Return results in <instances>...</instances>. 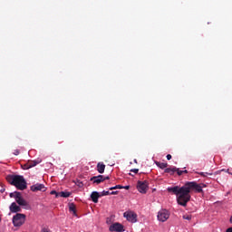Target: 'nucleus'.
Segmentation results:
<instances>
[{
	"instance_id": "nucleus-26",
	"label": "nucleus",
	"mask_w": 232,
	"mask_h": 232,
	"mask_svg": "<svg viewBox=\"0 0 232 232\" xmlns=\"http://www.w3.org/2000/svg\"><path fill=\"white\" fill-rule=\"evenodd\" d=\"M117 193H119V191H111V195H117Z\"/></svg>"
},
{
	"instance_id": "nucleus-20",
	"label": "nucleus",
	"mask_w": 232,
	"mask_h": 232,
	"mask_svg": "<svg viewBox=\"0 0 232 232\" xmlns=\"http://www.w3.org/2000/svg\"><path fill=\"white\" fill-rule=\"evenodd\" d=\"M183 218H184V220H191V215L185 214V215H183Z\"/></svg>"
},
{
	"instance_id": "nucleus-19",
	"label": "nucleus",
	"mask_w": 232,
	"mask_h": 232,
	"mask_svg": "<svg viewBox=\"0 0 232 232\" xmlns=\"http://www.w3.org/2000/svg\"><path fill=\"white\" fill-rule=\"evenodd\" d=\"M122 188H124V187H122L121 185H116L115 187L110 188L111 191L113 189H122Z\"/></svg>"
},
{
	"instance_id": "nucleus-4",
	"label": "nucleus",
	"mask_w": 232,
	"mask_h": 232,
	"mask_svg": "<svg viewBox=\"0 0 232 232\" xmlns=\"http://www.w3.org/2000/svg\"><path fill=\"white\" fill-rule=\"evenodd\" d=\"M26 222V215L17 213L13 217V226L14 227H21Z\"/></svg>"
},
{
	"instance_id": "nucleus-3",
	"label": "nucleus",
	"mask_w": 232,
	"mask_h": 232,
	"mask_svg": "<svg viewBox=\"0 0 232 232\" xmlns=\"http://www.w3.org/2000/svg\"><path fill=\"white\" fill-rule=\"evenodd\" d=\"M156 166L160 169H164V173H168L169 175H173L177 173V175H182V173H188L187 169L180 170V169H177L176 167L168 168V163L155 161Z\"/></svg>"
},
{
	"instance_id": "nucleus-13",
	"label": "nucleus",
	"mask_w": 232,
	"mask_h": 232,
	"mask_svg": "<svg viewBox=\"0 0 232 232\" xmlns=\"http://www.w3.org/2000/svg\"><path fill=\"white\" fill-rule=\"evenodd\" d=\"M9 209L11 213H21V207H19L15 202H13L10 205Z\"/></svg>"
},
{
	"instance_id": "nucleus-10",
	"label": "nucleus",
	"mask_w": 232,
	"mask_h": 232,
	"mask_svg": "<svg viewBox=\"0 0 232 232\" xmlns=\"http://www.w3.org/2000/svg\"><path fill=\"white\" fill-rule=\"evenodd\" d=\"M109 231L122 232V231H124V226H122V224H121V223H114L110 226Z\"/></svg>"
},
{
	"instance_id": "nucleus-25",
	"label": "nucleus",
	"mask_w": 232,
	"mask_h": 232,
	"mask_svg": "<svg viewBox=\"0 0 232 232\" xmlns=\"http://www.w3.org/2000/svg\"><path fill=\"white\" fill-rule=\"evenodd\" d=\"M42 232H51V231H50V229H48V228H44V229L42 230Z\"/></svg>"
},
{
	"instance_id": "nucleus-11",
	"label": "nucleus",
	"mask_w": 232,
	"mask_h": 232,
	"mask_svg": "<svg viewBox=\"0 0 232 232\" xmlns=\"http://www.w3.org/2000/svg\"><path fill=\"white\" fill-rule=\"evenodd\" d=\"M108 179H110V177L104 178L102 175H98L91 178V182H92V184H101V182H104V180Z\"/></svg>"
},
{
	"instance_id": "nucleus-5",
	"label": "nucleus",
	"mask_w": 232,
	"mask_h": 232,
	"mask_svg": "<svg viewBox=\"0 0 232 232\" xmlns=\"http://www.w3.org/2000/svg\"><path fill=\"white\" fill-rule=\"evenodd\" d=\"M11 198H14L15 202H17L20 206L26 207L28 206V201H26L23 197H21V193L14 192L10 194Z\"/></svg>"
},
{
	"instance_id": "nucleus-21",
	"label": "nucleus",
	"mask_w": 232,
	"mask_h": 232,
	"mask_svg": "<svg viewBox=\"0 0 232 232\" xmlns=\"http://www.w3.org/2000/svg\"><path fill=\"white\" fill-rule=\"evenodd\" d=\"M102 197H106V196H108V195H111V192H110L109 190H103V191L102 192Z\"/></svg>"
},
{
	"instance_id": "nucleus-27",
	"label": "nucleus",
	"mask_w": 232,
	"mask_h": 232,
	"mask_svg": "<svg viewBox=\"0 0 232 232\" xmlns=\"http://www.w3.org/2000/svg\"><path fill=\"white\" fill-rule=\"evenodd\" d=\"M51 195H57V191L55 190L51 191Z\"/></svg>"
},
{
	"instance_id": "nucleus-29",
	"label": "nucleus",
	"mask_w": 232,
	"mask_h": 232,
	"mask_svg": "<svg viewBox=\"0 0 232 232\" xmlns=\"http://www.w3.org/2000/svg\"><path fill=\"white\" fill-rule=\"evenodd\" d=\"M124 189H130V186L123 187Z\"/></svg>"
},
{
	"instance_id": "nucleus-24",
	"label": "nucleus",
	"mask_w": 232,
	"mask_h": 232,
	"mask_svg": "<svg viewBox=\"0 0 232 232\" xmlns=\"http://www.w3.org/2000/svg\"><path fill=\"white\" fill-rule=\"evenodd\" d=\"M171 158H172V157H171V154H168V155H167V160H171Z\"/></svg>"
},
{
	"instance_id": "nucleus-30",
	"label": "nucleus",
	"mask_w": 232,
	"mask_h": 232,
	"mask_svg": "<svg viewBox=\"0 0 232 232\" xmlns=\"http://www.w3.org/2000/svg\"><path fill=\"white\" fill-rule=\"evenodd\" d=\"M198 175H204V172L198 173Z\"/></svg>"
},
{
	"instance_id": "nucleus-16",
	"label": "nucleus",
	"mask_w": 232,
	"mask_h": 232,
	"mask_svg": "<svg viewBox=\"0 0 232 232\" xmlns=\"http://www.w3.org/2000/svg\"><path fill=\"white\" fill-rule=\"evenodd\" d=\"M69 211L71 213H73V215L77 216V211L75 210V205H73V203H72L70 206H69Z\"/></svg>"
},
{
	"instance_id": "nucleus-17",
	"label": "nucleus",
	"mask_w": 232,
	"mask_h": 232,
	"mask_svg": "<svg viewBox=\"0 0 232 232\" xmlns=\"http://www.w3.org/2000/svg\"><path fill=\"white\" fill-rule=\"evenodd\" d=\"M70 195H72L71 192L68 191H62L60 192V197H63V198H68V197H70Z\"/></svg>"
},
{
	"instance_id": "nucleus-14",
	"label": "nucleus",
	"mask_w": 232,
	"mask_h": 232,
	"mask_svg": "<svg viewBox=\"0 0 232 232\" xmlns=\"http://www.w3.org/2000/svg\"><path fill=\"white\" fill-rule=\"evenodd\" d=\"M100 197L101 196L99 195V192H96V191H94L91 194V198H92V202H94V204H97V202H99Z\"/></svg>"
},
{
	"instance_id": "nucleus-7",
	"label": "nucleus",
	"mask_w": 232,
	"mask_h": 232,
	"mask_svg": "<svg viewBox=\"0 0 232 232\" xmlns=\"http://www.w3.org/2000/svg\"><path fill=\"white\" fill-rule=\"evenodd\" d=\"M123 217L128 220V222H131V224H135V222H137V214L133 211L124 212Z\"/></svg>"
},
{
	"instance_id": "nucleus-33",
	"label": "nucleus",
	"mask_w": 232,
	"mask_h": 232,
	"mask_svg": "<svg viewBox=\"0 0 232 232\" xmlns=\"http://www.w3.org/2000/svg\"><path fill=\"white\" fill-rule=\"evenodd\" d=\"M129 175H131V173H129Z\"/></svg>"
},
{
	"instance_id": "nucleus-31",
	"label": "nucleus",
	"mask_w": 232,
	"mask_h": 232,
	"mask_svg": "<svg viewBox=\"0 0 232 232\" xmlns=\"http://www.w3.org/2000/svg\"><path fill=\"white\" fill-rule=\"evenodd\" d=\"M134 162L137 164V160H134Z\"/></svg>"
},
{
	"instance_id": "nucleus-32",
	"label": "nucleus",
	"mask_w": 232,
	"mask_h": 232,
	"mask_svg": "<svg viewBox=\"0 0 232 232\" xmlns=\"http://www.w3.org/2000/svg\"><path fill=\"white\" fill-rule=\"evenodd\" d=\"M207 175H211V173H207Z\"/></svg>"
},
{
	"instance_id": "nucleus-22",
	"label": "nucleus",
	"mask_w": 232,
	"mask_h": 232,
	"mask_svg": "<svg viewBox=\"0 0 232 232\" xmlns=\"http://www.w3.org/2000/svg\"><path fill=\"white\" fill-rule=\"evenodd\" d=\"M130 171H131V173L137 174V173H139V169H130Z\"/></svg>"
},
{
	"instance_id": "nucleus-1",
	"label": "nucleus",
	"mask_w": 232,
	"mask_h": 232,
	"mask_svg": "<svg viewBox=\"0 0 232 232\" xmlns=\"http://www.w3.org/2000/svg\"><path fill=\"white\" fill-rule=\"evenodd\" d=\"M204 188H206L204 183L198 184L197 181H187L182 187L169 188L168 191L176 195L177 202L179 206L186 208L189 200H191V193H202Z\"/></svg>"
},
{
	"instance_id": "nucleus-34",
	"label": "nucleus",
	"mask_w": 232,
	"mask_h": 232,
	"mask_svg": "<svg viewBox=\"0 0 232 232\" xmlns=\"http://www.w3.org/2000/svg\"><path fill=\"white\" fill-rule=\"evenodd\" d=\"M0 222H1V217H0Z\"/></svg>"
},
{
	"instance_id": "nucleus-8",
	"label": "nucleus",
	"mask_w": 232,
	"mask_h": 232,
	"mask_svg": "<svg viewBox=\"0 0 232 232\" xmlns=\"http://www.w3.org/2000/svg\"><path fill=\"white\" fill-rule=\"evenodd\" d=\"M168 218H169V211H168L167 209H161L159 211L158 220H160V222H166Z\"/></svg>"
},
{
	"instance_id": "nucleus-15",
	"label": "nucleus",
	"mask_w": 232,
	"mask_h": 232,
	"mask_svg": "<svg viewBox=\"0 0 232 232\" xmlns=\"http://www.w3.org/2000/svg\"><path fill=\"white\" fill-rule=\"evenodd\" d=\"M106 169V165H104V163H101L99 162L97 164V170H98V173H104V169Z\"/></svg>"
},
{
	"instance_id": "nucleus-18",
	"label": "nucleus",
	"mask_w": 232,
	"mask_h": 232,
	"mask_svg": "<svg viewBox=\"0 0 232 232\" xmlns=\"http://www.w3.org/2000/svg\"><path fill=\"white\" fill-rule=\"evenodd\" d=\"M227 173V169H219L216 172V175H226Z\"/></svg>"
},
{
	"instance_id": "nucleus-2",
	"label": "nucleus",
	"mask_w": 232,
	"mask_h": 232,
	"mask_svg": "<svg viewBox=\"0 0 232 232\" xmlns=\"http://www.w3.org/2000/svg\"><path fill=\"white\" fill-rule=\"evenodd\" d=\"M5 179L9 184H12V186H14L17 189H26V181L23 176L8 175Z\"/></svg>"
},
{
	"instance_id": "nucleus-23",
	"label": "nucleus",
	"mask_w": 232,
	"mask_h": 232,
	"mask_svg": "<svg viewBox=\"0 0 232 232\" xmlns=\"http://www.w3.org/2000/svg\"><path fill=\"white\" fill-rule=\"evenodd\" d=\"M19 153H21V151L19 150H14V155H19Z\"/></svg>"
},
{
	"instance_id": "nucleus-9",
	"label": "nucleus",
	"mask_w": 232,
	"mask_h": 232,
	"mask_svg": "<svg viewBox=\"0 0 232 232\" xmlns=\"http://www.w3.org/2000/svg\"><path fill=\"white\" fill-rule=\"evenodd\" d=\"M41 162H43V160L40 158L34 160H28L27 163L23 166V168L24 169H30V168H35V166H37V164H41Z\"/></svg>"
},
{
	"instance_id": "nucleus-12",
	"label": "nucleus",
	"mask_w": 232,
	"mask_h": 232,
	"mask_svg": "<svg viewBox=\"0 0 232 232\" xmlns=\"http://www.w3.org/2000/svg\"><path fill=\"white\" fill-rule=\"evenodd\" d=\"M31 191H34V193L37 191H46V187H44V184L36 183L31 186Z\"/></svg>"
},
{
	"instance_id": "nucleus-6",
	"label": "nucleus",
	"mask_w": 232,
	"mask_h": 232,
	"mask_svg": "<svg viewBox=\"0 0 232 232\" xmlns=\"http://www.w3.org/2000/svg\"><path fill=\"white\" fill-rule=\"evenodd\" d=\"M137 189L142 195H146L148 193V189H150V187L148 186V181H138Z\"/></svg>"
},
{
	"instance_id": "nucleus-28",
	"label": "nucleus",
	"mask_w": 232,
	"mask_h": 232,
	"mask_svg": "<svg viewBox=\"0 0 232 232\" xmlns=\"http://www.w3.org/2000/svg\"><path fill=\"white\" fill-rule=\"evenodd\" d=\"M227 232H232V227L227 228Z\"/></svg>"
}]
</instances>
